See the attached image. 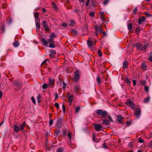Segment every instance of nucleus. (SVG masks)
Here are the masks:
<instances>
[{"mask_svg": "<svg viewBox=\"0 0 152 152\" xmlns=\"http://www.w3.org/2000/svg\"><path fill=\"white\" fill-rule=\"evenodd\" d=\"M146 82L144 80H142L140 82V83L142 86H143L145 85V84Z\"/></svg>", "mask_w": 152, "mask_h": 152, "instance_id": "obj_45", "label": "nucleus"}, {"mask_svg": "<svg viewBox=\"0 0 152 152\" xmlns=\"http://www.w3.org/2000/svg\"><path fill=\"white\" fill-rule=\"evenodd\" d=\"M41 96L40 94H38L37 96V100L38 102H41Z\"/></svg>", "mask_w": 152, "mask_h": 152, "instance_id": "obj_32", "label": "nucleus"}, {"mask_svg": "<svg viewBox=\"0 0 152 152\" xmlns=\"http://www.w3.org/2000/svg\"><path fill=\"white\" fill-rule=\"evenodd\" d=\"M31 99L32 100V102L34 104H36V101H35V99L34 98L33 96L31 97Z\"/></svg>", "mask_w": 152, "mask_h": 152, "instance_id": "obj_51", "label": "nucleus"}, {"mask_svg": "<svg viewBox=\"0 0 152 152\" xmlns=\"http://www.w3.org/2000/svg\"><path fill=\"white\" fill-rule=\"evenodd\" d=\"M67 133H68L67 136L69 139L70 141L71 142L72 134L71 132H70L68 130L66 129H64L62 132V136L64 137H66Z\"/></svg>", "mask_w": 152, "mask_h": 152, "instance_id": "obj_3", "label": "nucleus"}, {"mask_svg": "<svg viewBox=\"0 0 152 152\" xmlns=\"http://www.w3.org/2000/svg\"><path fill=\"white\" fill-rule=\"evenodd\" d=\"M63 89H64L66 88L67 85L66 84L64 81H63Z\"/></svg>", "mask_w": 152, "mask_h": 152, "instance_id": "obj_52", "label": "nucleus"}, {"mask_svg": "<svg viewBox=\"0 0 152 152\" xmlns=\"http://www.w3.org/2000/svg\"><path fill=\"white\" fill-rule=\"evenodd\" d=\"M141 66L142 67V69H144L146 67V65L145 63H142L141 64Z\"/></svg>", "mask_w": 152, "mask_h": 152, "instance_id": "obj_57", "label": "nucleus"}, {"mask_svg": "<svg viewBox=\"0 0 152 152\" xmlns=\"http://www.w3.org/2000/svg\"><path fill=\"white\" fill-rule=\"evenodd\" d=\"M62 119L61 118H58V120L57 122L60 123H62Z\"/></svg>", "mask_w": 152, "mask_h": 152, "instance_id": "obj_58", "label": "nucleus"}, {"mask_svg": "<svg viewBox=\"0 0 152 152\" xmlns=\"http://www.w3.org/2000/svg\"><path fill=\"white\" fill-rule=\"evenodd\" d=\"M34 16L35 18V21H38L39 20V19L38 18L39 14L38 12L34 13Z\"/></svg>", "mask_w": 152, "mask_h": 152, "instance_id": "obj_18", "label": "nucleus"}, {"mask_svg": "<svg viewBox=\"0 0 152 152\" xmlns=\"http://www.w3.org/2000/svg\"><path fill=\"white\" fill-rule=\"evenodd\" d=\"M13 45L15 47H17L19 45V43L18 41H16L13 42Z\"/></svg>", "mask_w": 152, "mask_h": 152, "instance_id": "obj_20", "label": "nucleus"}, {"mask_svg": "<svg viewBox=\"0 0 152 152\" xmlns=\"http://www.w3.org/2000/svg\"><path fill=\"white\" fill-rule=\"evenodd\" d=\"M90 16L92 17H94V12H91L90 13Z\"/></svg>", "mask_w": 152, "mask_h": 152, "instance_id": "obj_59", "label": "nucleus"}, {"mask_svg": "<svg viewBox=\"0 0 152 152\" xmlns=\"http://www.w3.org/2000/svg\"><path fill=\"white\" fill-rule=\"evenodd\" d=\"M117 119L118 121L119 124H121L122 121H123L124 120L123 117L121 115H119L117 116Z\"/></svg>", "mask_w": 152, "mask_h": 152, "instance_id": "obj_11", "label": "nucleus"}, {"mask_svg": "<svg viewBox=\"0 0 152 152\" xmlns=\"http://www.w3.org/2000/svg\"><path fill=\"white\" fill-rule=\"evenodd\" d=\"M92 139L93 140L96 142H97V138H96V135L95 134H93L92 137Z\"/></svg>", "mask_w": 152, "mask_h": 152, "instance_id": "obj_36", "label": "nucleus"}, {"mask_svg": "<svg viewBox=\"0 0 152 152\" xmlns=\"http://www.w3.org/2000/svg\"><path fill=\"white\" fill-rule=\"evenodd\" d=\"M102 124L103 125H109L110 124V122L107 120L104 119L103 120Z\"/></svg>", "mask_w": 152, "mask_h": 152, "instance_id": "obj_13", "label": "nucleus"}, {"mask_svg": "<svg viewBox=\"0 0 152 152\" xmlns=\"http://www.w3.org/2000/svg\"><path fill=\"white\" fill-rule=\"evenodd\" d=\"M35 23L36 24V27L38 29H39L40 28V24L39 23V20L38 21H35Z\"/></svg>", "mask_w": 152, "mask_h": 152, "instance_id": "obj_19", "label": "nucleus"}, {"mask_svg": "<svg viewBox=\"0 0 152 152\" xmlns=\"http://www.w3.org/2000/svg\"><path fill=\"white\" fill-rule=\"evenodd\" d=\"M14 130L16 132H18L20 130L18 126L16 124L14 125Z\"/></svg>", "mask_w": 152, "mask_h": 152, "instance_id": "obj_16", "label": "nucleus"}, {"mask_svg": "<svg viewBox=\"0 0 152 152\" xmlns=\"http://www.w3.org/2000/svg\"><path fill=\"white\" fill-rule=\"evenodd\" d=\"M132 23H129L128 25V28L130 30L132 29Z\"/></svg>", "mask_w": 152, "mask_h": 152, "instance_id": "obj_37", "label": "nucleus"}, {"mask_svg": "<svg viewBox=\"0 0 152 152\" xmlns=\"http://www.w3.org/2000/svg\"><path fill=\"white\" fill-rule=\"evenodd\" d=\"M68 101L69 102V104H71L74 98V96L73 95H71L69 96H67Z\"/></svg>", "mask_w": 152, "mask_h": 152, "instance_id": "obj_14", "label": "nucleus"}, {"mask_svg": "<svg viewBox=\"0 0 152 152\" xmlns=\"http://www.w3.org/2000/svg\"><path fill=\"white\" fill-rule=\"evenodd\" d=\"M48 42L51 43H54V39L53 38H50V39H48Z\"/></svg>", "mask_w": 152, "mask_h": 152, "instance_id": "obj_35", "label": "nucleus"}, {"mask_svg": "<svg viewBox=\"0 0 152 152\" xmlns=\"http://www.w3.org/2000/svg\"><path fill=\"white\" fill-rule=\"evenodd\" d=\"M75 75L74 77V79L75 81L77 82L80 76V71L78 70H77L74 72Z\"/></svg>", "mask_w": 152, "mask_h": 152, "instance_id": "obj_6", "label": "nucleus"}, {"mask_svg": "<svg viewBox=\"0 0 152 152\" xmlns=\"http://www.w3.org/2000/svg\"><path fill=\"white\" fill-rule=\"evenodd\" d=\"M96 42V40L93 41V39L91 37H88V39L87 41V43L88 47L91 50H94L93 46L95 45Z\"/></svg>", "mask_w": 152, "mask_h": 152, "instance_id": "obj_1", "label": "nucleus"}, {"mask_svg": "<svg viewBox=\"0 0 152 152\" xmlns=\"http://www.w3.org/2000/svg\"><path fill=\"white\" fill-rule=\"evenodd\" d=\"M42 26L44 28L45 30L48 32L49 31V29L47 24V21L45 20L43 21L42 23Z\"/></svg>", "mask_w": 152, "mask_h": 152, "instance_id": "obj_10", "label": "nucleus"}, {"mask_svg": "<svg viewBox=\"0 0 152 152\" xmlns=\"http://www.w3.org/2000/svg\"><path fill=\"white\" fill-rule=\"evenodd\" d=\"M54 105L58 109L59 108V104L58 103H56Z\"/></svg>", "mask_w": 152, "mask_h": 152, "instance_id": "obj_61", "label": "nucleus"}, {"mask_svg": "<svg viewBox=\"0 0 152 152\" xmlns=\"http://www.w3.org/2000/svg\"><path fill=\"white\" fill-rule=\"evenodd\" d=\"M144 89L145 91L146 92H148V87L147 86H145L144 87Z\"/></svg>", "mask_w": 152, "mask_h": 152, "instance_id": "obj_56", "label": "nucleus"}, {"mask_svg": "<svg viewBox=\"0 0 152 152\" xmlns=\"http://www.w3.org/2000/svg\"><path fill=\"white\" fill-rule=\"evenodd\" d=\"M62 107L63 113H64L66 111V107L64 104H63L62 105Z\"/></svg>", "mask_w": 152, "mask_h": 152, "instance_id": "obj_44", "label": "nucleus"}, {"mask_svg": "<svg viewBox=\"0 0 152 152\" xmlns=\"http://www.w3.org/2000/svg\"><path fill=\"white\" fill-rule=\"evenodd\" d=\"M50 58H52L53 56L56 54V52L55 50H50Z\"/></svg>", "mask_w": 152, "mask_h": 152, "instance_id": "obj_15", "label": "nucleus"}, {"mask_svg": "<svg viewBox=\"0 0 152 152\" xmlns=\"http://www.w3.org/2000/svg\"><path fill=\"white\" fill-rule=\"evenodd\" d=\"M138 142L140 143H142L144 142V140L141 138H139L138 139Z\"/></svg>", "mask_w": 152, "mask_h": 152, "instance_id": "obj_48", "label": "nucleus"}, {"mask_svg": "<svg viewBox=\"0 0 152 152\" xmlns=\"http://www.w3.org/2000/svg\"><path fill=\"white\" fill-rule=\"evenodd\" d=\"M70 23L69 24V25L70 26H71L72 27L74 26V24H75V22L73 20H72L69 21Z\"/></svg>", "mask_w": 152, "mask_h": 152, "instance_id": "obj_29", "label": "nucleus"}, {"mask_svg": "<svg viewBox=\"0 0 152 152\" xmlns=\"http://www.w3.org/2000/svg\"><path fill=\"white\" fill-rule=\"evenodd\" d=\"M26 124V122H24L20 126L19 129L20 131H22L24 129L25 126Z\"/></svg>", "mask_w": 152, "mask_h": 152, "instance_id": "obj_17", "label": "nucleus"}, {"mask_svg": "<svg viewBox=\"0 0 152 152\" xmlns=\"http://www.w3.org/2000/svg\"><path fill=\"white\" fill-rule=\"evenodd\" d=\"M137 7H135L133 11V13L134 14H135L137 12Z\"/></svg>", "mask_w": 152, "mask_h": 152, "instance_id": "obj_53", "label": "nucleus"}, {"mask_svg": "<svg viewBox=\"0 0 152 152\" xmlns=\"http://www.w3.org/2000/svg\"><path fill=\"white\" fill-rule=\"evenodd\" d=\"M67 26V24L65 23V22H64L62 23V24L61 25V26L62 27H65Z\"/></svg>", "mask_w": 152, "mask_h": 152, "instance_id": "obj_46", "label": "nucleus"}, {"mask_svg": "<svg viewBox=\"0 0 152 152\" xmlns=\"http://www.w3.org/2000/svg\"><path fill=\"white\" fill-rule=\"evenodd\" d=\"M96 113L99 115H101L104 118H107V116L108 113L105 110H102L99 109L96 110Z\"/></svg>", "mask_w": 152, "mask_h": 152, "instance_id": "obj_2", "label": "nucleus"}, {"mask_svg": "<svg viewBox=\"0 0 152 152\" xmlns=\"http://www.w3.org/2000/svg\"><path fill=\"white\" fill-rule=\"evenodd\" d=\"M60 129H56L55 131V134L56 135V136H57L60 134Z\"/></svg>", "mask_w": 152, "mask_h": 152, "instance_id": "obj_25", "label": "nucleus"}, {"mask_svg": "<svg viewBox=\"0 0 152 152\" xmlns=\"http://www.w3.org/2000/svg\"><path fill=\"white\" fill-rule=\"evenodd\" d=\"M48 86L49 85L47 84L44 83L42 85V88L43 89H46Z\"/></svg>", "mask_w": 152, "mask_h": 152, "instance_id": "obj_28", "label": "nucleus"}, {"mask_svg": "<svg viewBox=\"0 0 152 152\" xmlns=\"http://www.w3.org/2000/svg\"><path fill=\"white\" fill-rule=\"evenodd\" d=\"M125 81L126 83L128 85L130 84L131 83V82L128 78H126V79L125 80Z\"/></svg>", "mask_w": 152, "mask_h": 152, "instance_id": "obj_33", "label": "nucleus"}, {"mask_svg": "<svg viewBox=\"0 0 152 152\" xmlns=\"http://www.w3.org/2000/svg\"><path fill=\"white\" fill-rule=\"evenodd\" d=\"M143 14L146 15L148 17H151L152 16L151 15L150 13L146 12H145L143 13Z\"/></svg>", "mask_w": 152, "mask_h": 152, "instance_id": "obj_40", "label": "nucleus"}, {"mask_svg": "<svg viewBox=\"0 0 152 152\" xmlns=\"http://www.w3.org/2000/svg\"><path fill=\"white\" fill-rule=\"evenodd\" d=\"M49 47L51 48H54L55 47V45L54 44L51 43L49 44Z\"/></svg>", "mask_w": 152, "mask_h": 152, "instance_id": "obj_54", "label": "nucleus"}, {"mask_svg": "<svg viewBox=\"0 0 152 152\" xmlns=\"http://www.w3.org/2000/svg\"><path fill=\"white\" fill-rule=\"evenodd\" d=\"M51 4L52 5L53 7L56 10H57L58 8L57 5L53 1L51 2Z\"/></svg>", "mask_w": 152, "mask_h": 152, "instance_id": "obj_22", "label": "nucleus"}, {"mask_svg": "<svg viewBox=\"0 0 152 152\" xmlns=\"http://www.w3.org/2000/svg\"><path fill=\"white\" fill-rule=\"evenodd\" d=\"M148 45L147 44H145V45H144L143 46V48L142 50L143 51H145V50L147 48H148Z\"/></svg>", "mask_w": 152, "mask_h": 152, "instance_id": "obj_38", "label": "nucleus"}, {"mask_svg": "<svg viewBox=\"0 0 152 152\" xmlns=\"http://www.w3.org/2000/svg\"><path fill=\"white\" fill-rule=\"evenodd\" d=\"M96 31L97 32H99V30H102V29L101 28V27H99L98 26H95L94 27Z\"/></svg>", "mask_w": 152, "mask_h": 152, "instance_id": "obj_30", "label": "nucleus"}, {"mask_svg": "<svg viewBox=\"0 0 152 152\" xmlns=\"http://www.w3.org/2000/svg\"><path fill=\"white\" fill-rule=\"evenodd\" d=\"M78 1L80 3H82V6H83L85 3L84 0H78Z\"/></svg>", "mask_w": 152, "mask_h": 152, "instance_id": "obj_63", "label": "nucleus"}, {"mask_svg": "<svg viewBox=\"0 0 152 152\" xmlns=\"http://www.w3.org/2000/svg\"><path fill=\"white\" fill-rule=\"evenodd\" d=\"M13 21V18H11L9 20L8 22L9 24H11Z\"/></svg>", "mask_w": 152, "mask_h": 152, "instance_id": "obj_50", "label": "nucleus"}, {"mask_svg": "<svg viewBox=\"0 0 152 152\" xmlns=\"http://www.w3.org/2000/svg\"><path fill=\"white\" fill-rule=\"evenodd\" d=\"M132 82L133 86H134L136 85L137 83V81L136 80H132Z\"/></svg>", "mask_w": 152, "mask_h": 152, "instance_id": "obj_60", "label": "nucleus"}, {"mask_svg": "<svg viewBox=\"0 0 152 152\" xmlns=\"http://www.w3.org/2000/svg\"><path fill=\"white\" fill-rule=\"evenodd\" d=\"M75 91L76 93L78 92L80 90V87L79 86H76L75 87Z\"/></svg>", "mask_w": 152, "mask_h": 152, "instance_id": "obj_34", "label": "nucleus"}, {"mask_svg": "<svg viewBox=\"0 0 152 152\" xmlns=\"http://www.w3.org/2000/svg\"><path fill=\"white\" fill-rule=\"evenodd\" d=\"M128 63L126 61H124L123 63V67L124 68H126L127 67Z\"/></svg>", "mask_w": 152, "mask_h": 152, "instance_id": "obj_27", "label": "nucleus"}, {"mask_svg": "<svg viewBox=\"0 0 152 152\" xmlns=\"http://www.w3.org/2000/svg\"><path fill=\"white\" fill-rule=\"evenodd\" d=\"M80 11V9H75L74 10V12L76 13H78Z\"/></svg>", "mask_w": 152, "mask_h": 152, "instance_id": "obj_64", "label": "nucleus"}, {"mask_svg": "<svg viewBox=\"0 0 152 152\" xmlns=\"http://www.w3.org/2000/svg\"><path fill=\"white\" fill-rule=\"evenodd\" d=\"M61 126V123H58L57 122L56 125V127L58 128H60Z\"/></svg>", "mask_w": 152, "mask_h": 152, "instance_id": "obj_39", "label": "nucleus"}, {"mask_svg": "<svg viewBox=\"0 0 152 152\" xmlns=\"http://www.w3.org/2000/svg\"><path fill=\"white\" fill-rule=\"evenodd\" d=\"M80 109V107L77 106L75 108V112L76 113H77L78 112L79 110Z\"/></svg>", "mask_w": 152, "mask_h": 152, "instance_id": "obj_42", "label": "nucleus"}, {"mask_svg": "<svg viewBox=\"0 0 152 152\" xmlns=\"http://www.w3.org/2000/svg\"><path fill=\"white\" fill-rule=\"evenodd\" d=\"M56 37V35L53 33H52L50 36V38H53V37Z\"/></svg>", "mask_w": 152, "mask_h": 152, "instance_id": "obj_47", "label": "nucleus"}, {"mask_svg": "<svg viewBox=\"0 0 152 152\" xmlns=\"http://www.w3.org/2000/svg\"><path fill=\"white\" fill-rule=\"evenodd\" d=\"M71 31L74 34L75 36L77 35L78 32L77 30L75 29H72L71 30Z\"/></svg>", "mask_w": 152, "mask_h": 152, "instance_id": "obj_21", "label": "nucleus"}, {"mask_svg": "<svg viewBox=\"0 0 152 152\" xmlns=\"http://www.w3.org/2000/svg\"><path fill=\"white\" fill-rule=\"evenodd\" d=\"M42 41L43 42V44L45 46H47L48 44V41L46 40L44 38H42Z\"/></svg>", "mask_w": 152, "mask_h": 152, "instance_id": "obj_23", "label": "nucleus"}, {"mask_svg": "<svg viewBox=\"0 0 152 152\" xmlns=\"http://www.w3.org/2000/svg\"><path fill=\"white\" fill-rule=\"evenodd\" d=\"M134 46L138 50H143V45L140 43H137L134 44Z\"/></svg>", "mask_w": 152, "mask_h": 152, "instance_id": "obj_7", "label": "nucleus"}, {"mask_svg": "<svg viewBox=\"0 0 152 152\" xmlns=\"http://www.w3.org/2000/svg\"><path fill=\"white\" fill-rule=\"evenodd\" d=\"M98 56H100L101 57L102 56V53L101 52V50H98Z\"/></svg>", "mask_w": 152, "mask_h": 152, "instance_id": "obj_43", "label": "nucleus"}, {"mask_svg": "<svg viewBox=\"0 0 152 152\" xmlns=\"http://www.w3.org/2000/svg\"><path fill=\"white\" fill-rule=\"evenodd\" d=\"M55 80L52 78H49L48 85L50 87L53 88L54 86Z\"/></svg>", "mask_w": 152, "mask_h": 152, "instance_id": "obj_8", "label": "nucleus"}, {"mask_svg": "<svg viewBox=\"0 0 152 152\" xmlns=\"http://www.w3.org/2000/svg\"><path fill=\"white\" fill-rule=\"evenodd\" d=\"M96 81L99 84H100L101 83V79L99 77H97Z\"/></svg>", "mask_w": 152, "mask_h": 152, "instance_id": "obj_41", "label": "nucleus"}, {"mask_svg": "<svg viewBox=\"0 0 152 152\" xmlns=\"http://www.w3.org/2000/svg\"><path fill=\"white\" fill-rule=\"evenodd\" d=\"M150 99V97L148 96L144 99L143 100V102L144 103H146L148 102Z\"/></svg>", "mask_w": 152, "mask_h": 152, "instance_id": "obj_31", "label": "nucleus"}, {"mask_svg": "<svg viewBox=\"0 0 152 152\" xmlns=\"http://www.w3.org/2000/svg\"><path fill=\"white\" fill-rule=\"evenodd\" d=\"M100 18L102 20H105L104 15L103 12H102L100 13Z\"/></svg>", "mask_w": 152, "mask_h": 152, "instance_id": "obj_26", "label": "nucleus"}, {"mask_svg": "<svg viewBox=\"0 0 152 152\" xmlns=\"http://www.w3.org/2000/svg\"><path fill=\"white\" fill-rule=\"evenodd\" d=\"M145 20V17L144 16H142L141 18H140L138 20V22L139 25H141L142 23L144 22Z\"/></svg>", "mask_w": 152, "mask_h": 152, "instance_id": "obj_12", "label": "nucleus"}, {"mask_svg": "<svg viewBox=\"0 0 152 152\" xmlns=\"http://www.w3.org/2000/svg\"><path fill=\"white\" fill-rule=\"evenodd\" d=\"M140 30H141L140 27V26H139L138 27H137L136 28L135 32L137 34H139L140 31Z\"/></svg>", "mask_w": 152, "mask_h": 152, "instance_id": "obj_24", "label": "nucleus"}, {"mask_svg": "<svg viewBox=\"0 0 152 152\" xmlns=\"http://www.w3.org/2000/svg\"><path fill=\"white\" fill-rule=\"evenodd\" d=\"M56 152H63V148H58L56 151Z\"/></svg>", "mask_w": 152, "mask_h": 152, "instance_id": "obj_49", "label": "nucleus"}, {"mask_svg": "<svg viewBox=\"0 0 152 152\" xmlns=\"http://www.w3.org/2000/svg\"><path fill=\"white\" fill-rule=\"evenodd\" d=\"M93 126L95 130L100 131L103 129V127L99 124H94Z\"/></svg>", "mask_w": 152, "mask_h": 152, "instance_id": "obj_4", "label": "nucleus"}, {"mask_svg": "<svg viewBox=\"0 0 152 152\" xmlns=\"http://www.w3.org/2000/svg\"><path fill=\"white\" fill-rule=\"evenodd\" d=\"M126 105L129 106L132 109H134L135 107L134 102L130 100H128L125 102Z\"/></svg>", "mask_w": 152, "mask_h": 152, "instance_id": "obj_5", "label": "nucleus"}, {"mask_svg": "<svg viewBox=\"0 0 152 152\" xmlns=\"http://www.w3.org/2000/svg\"><path fill=\"white\" fill-rule=\"evenodd\" d=\"M141 110L140 108L136 109L135 110V112L134 115L138 118L140 115Z\"/></svg>", "mask_w": 152, "mask_h": 152, "instance_id": "obj_9", "label": "nucleus"}, {"mask_svg": "<svg viewBox=\"0 0 152 152\" xmlns=\"http://www.w3.org/2000/svg\"><path fill=\"white\" fill-rule=\"evenodd\" d=\"M109 0H105L103 3V4L104 5H106L109 2Z\"/></svg>", "mask_w": 152, "mask_h": 152, "instance_id": "obj_62", "label": "nucleus"}, {"mask_svg": "<svg viewBox=\"0 0 152 152\" xmlns=\"http://www.w3.org/2000/svg\"><path fill=\"white\" fill-rule=\"evenodd\" d=\"M53 123V119H50L49 121V124L50 126H51Z\"/></svg>", "mask_w": 152, "mask_h": 152, "instance_id": "obj_55", "label": "nucleus"}]
</instances>
